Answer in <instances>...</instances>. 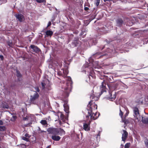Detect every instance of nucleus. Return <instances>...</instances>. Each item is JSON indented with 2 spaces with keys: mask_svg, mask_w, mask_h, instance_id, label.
<instances>
[{
  "mask_svg": "<svg viewBox=\"0 0 148 148\" xmlns=\"http://www.w3.org/2000/svg\"><path fill=\"white\" fill-rule=\"evenodd\" d=\"M128 133L125 130H123V133L122 135V140L124 141L127 136Z\"/></svg>",
  "mask_w": 148,
  "mask_h": 148,
  "instance_id": "nucleus-21",
  "label": "nucleus"
},
{
  "mask_svg": "<svg viewBox=\"0 0 148 148\" xmlns=\"http://www.w3.org/2000/svg\"><path fill=\"white\" fill-rule=\"evenodd\" d=\"M67 80L66 83H64V81H62L61 82L60 87L61 88V91L64 92L62 95L64 97H66L69 96V94L72 88V81L71 78L70 77H66Z\"/></svg>",
  "mask_w": 148,
  "mask_h": 148,
  "instance_id": "nucleus-1",
  "label": "nucleus"
},
{
  "mask_svg": "<svg viewBox=\"0 0 148 148\" xmlns=\"http://www.w3.org/2000/svg\"><path fill=\"white\" fill-rule=\"evenodd\" d=\"M95 125H96V124L95 123Z\"/></svg>",
  "mask_w": 148,
  "mask_h": 148,
  "instance_id": "nucleus-58",
  "label": "nucleus"
},
{
  "mask_svg": "<svg viewBox=\"0 0 148 148\" xmlns=\"http://www.w3.org/2000/svg\"><path fill=\"white\" fill-rule=\"evenodd\" d=\"M16 19L20 22H22L25 20L24 16L21 14H16L15 15Z\"/></svg>",
  "mask_w": 148,
  "mask_h": 148,
  "instance_id": "nucleus-16",
  "label": "nucleus"
},
{
  "mask_svg": "<svg viewBox=\"0 0 148 148\" xmlns=\"http://www.w3.org/2000/svg\"><path fill=\"white\" fill-rule=\"evenodd\" d=\"M124 21L125 23L126 22V21H125V20H124Z\"/></svg>",
  "mask_w": 148,
  "mask_h": 148,
  "instance_id": "nucleus-54",
  "label": "nucleus"
},
{
  "mask_svg": "<svg viewBox=\"0 0 148 148\" xmlns=\"http://www.w3.org/2000/svg\"><path fill=\"white\" fill-rule=\"evenodd\" d=\"M51 146L50 145H49V146H48L46 148H50L51 147Z\"/></svg>",
  "mask_w": 148,
  "mask_h": 148,
  "instance_id": "nucleus-50",
  "label": "nucleus"
},
{
  "mask_svg": "<svg viewBox=\"0 0 148 148\" xmlns=\"http://www.w3.org/2000/svg\"><path fill=\"white\" fill-rule=\"evenodd\" d=\"M51 138L53 140L56 141H59L61 138L59 136L56 135H52Z\"/></svg>",
  "mask_w": 148,
  "mask_h": 148,
  "instance_id": "nucleus-24",
  "label": "nucleus"
},
{
  "mask_svg": "<svg viewBox=\"0 0 148 148\" xmlns=\"http://www.w3.org/2000/svg\"><path fill=\"white\" fill-rule=\"evenodd\" d=\"M0 58L1 60H3L4 59V57L3 56L0 55Z\"/></svg>",
  "mask_w": 148,
  "mask_h": 148,
  "instance_id": "nucleus-44",
  "label": "nucleus"
},
{
  "mask_svg": "<svg viewBox=\"0 0 148 148\" xmlns=\"http://www.w3.org/2000/svg\"><path fill=\"white\" fill-rule=\"evenodd\" d=\"M127 44H126V45H125V47L124 48H125V47H126V46H127Z\"/></svg>",
  "mask_w": 148,
  "mask_h": 148,
  "instance_id": "nucleus-52",
  "label": "nucleus"
},
{
  "mask_svg": "<svg viewBox=\"0 0 148 148\" xmlns=\"http://www.w3.org/2000/svg\"><path fill=\"white\" fill-rule=\"evenodd\" d=\"M3 138V137L2 136H1V134H0V140H1V139Z\"/></svg>",
  "mask_w": 148,
  "mask_h": 148,
  "instance_id": "nucleus-49",
  "label": "nucleus"
},
{
  "mask_svg": "<svg viewBox=\"0 0 148 148\" xmlns=\"http://www.w3.org/2000/svg\"><path fill=\"white\" fill-rule=\"evenodd\" d=\"M51 22H50V21L49 22V23H48L47 27H48L50 26L51 25Z\"/></svg>",
  "mask_w": 148,
  "mask_h": 148,
  "instance_id": "nucleus-46",
  "label": "nucleus"
},
{
  "mask_svg": "<svg viewBox=\"0 0 148 148\" xmlns=\"http://www.w3.org/2000/svg\"><path fill=\"white\" fill-rule=\"evenodd\" d=\"M79 41H78L77 39V38H75L71 43V47L73 48L77 46L78 44H79Z\"/></svg>",
  "mask_w": 148,
  "mask_h": 148,
  "instance_id": "nucleus-18",
  "label": "nucleus"
},
{
  "mask_svg": "<svg viewBox=\"0 0 148 148\" xmlns=\"http://www.w3.org/2000/svg\"><path fill=\"white\" fill-rule=\"evenodd\" d=\"M116 25L120 27L123 25V21L121 18H119L116 20Z\"/></svg>",
  "mask_w": 148,
  "mask_h": 148,
  "instance_id": "nucleus-20",
  "label": "nucleus"
},
{
  "mask_svg": "<svg viewBox=\"0 0 148 148\" xmlns=\"http://www.w3.org/2000/svg\"><path fill=\"white\" fill-rule=\"evenodd\" d=\"M58 116H60V118L61 120H62L63 121L64 120V115L63 114H62V112H59L58 113Z\"/></svg>",
  "mask_w": 148,
  "mask_h": 148,
  "instance_id": "nucleus-27",
  "label": "nucleus"
},
{
  "mask_svg": "<svg viewBox=\"0 0 148 148\" xmlns=\"http://www.w3.org/2000/svg\"><path fill=\"white\" fill-rule=\"evenodd\" d=\"M58 73L59 75H62L65 77L68 74V71L67 69L65 70L61 69V71H58Z\"/></svg>",
  "mask_w": 148,
  "mask_h": 148,
  "instance_id": "nucleus-14",
  "label": "nucleus"
},
{
  "mask_svg": "<svg viewBox=\"0 0 148 148\" xmlns=\"http://www.w3.org/2000/svg\"><path fill=\"white\" fill-rule=\"evenodd\" d=\"M100 132H99L98 134L97 135L96 138L97 141L99 140L100 138Z\"/></svg>",
  "mask_w": 148,
  "mask_h": 148,
  "instance_id": "nucleus-33",
  "label": "nucleus"
},
{
  "mask_svg": "<svg viewBox=\"0 0 148 148\" xmlns=\"http://www.w3.org/2000/svg\"><path fill=\"white\" fill-rule=\"evenodd\" d=\"M34 115H28L26 116L25 117L23 118V120L25 121H27L28 123L27 125H28L29 124H31V122L32 120V117H33Z\"/></svg>",
  "mask_w": 148,
  "mask_h": 148,
  "instance_id": "nucleus-11",
  "label": "nucleus"
},
{
  "mask_svg": "<svg viewBox=\"0 0 148 148\" xmlns=\"http://www.w3.org/2000/svg\"><path fill=\"white\" fill-rule=\"evenodd\" d=\"M30 136V135L29 134L27 133H26L25 134L24 136H23L22 137V139L23 140L27 141L28 142L29 141V138Z\"/></svg>",
  "mask_w": 148,
  "mask_h": 148,
  "instance_id": "nucleus-23",
  "label": "nucleus"
},
{
  "mask_svg": "<svg viewBox=\"0 0 148 148\" xmlns=\"http://www.w3.org/2000/svg\"><path fill=\"white\" fill-rule=\"evenodd\" d=\"M16 118L15 115H12V117L11 118L10 120L12 121H14Z\"/></svg>",
  "mask_w": 148,
  "mask_h": 148,
  "instance_id": "nucleus-34",
  "label": "nucleus"
},
{
  "mask_svg": "<svg viewBox=\"0 0 148 148\" xmlns=\"http://www.w3.org/2000/svg\"><path fill=\"white\" fill-rule=\"evenodd\" d=\"M3 108H7V109H8L9 108V106L7 105H5L3 106Z\"/></svg>",
  "mask_w": 148,
  "mask_h": 148,
  "instance_id": "nucleus-41",
  "label": "nucleus"
},
{
  "mask_svg": "<svg viewBox=\"0 0 148 148\" xmlns=\"http://www.w3.org/2000/svg\"><path fill=\"white\" fill-rule=\"evenodd\" d=\"M42 89H44L45 88L46 84L43 82L42 83Z\"/></svg>",
  "mask_w": 148,
  "mask_h": 148,
  "instance_id": "nucleus-40",
  "label": "nucleus"
},
{
  "mask_svg": "<svg viewBox=\"0 0 148 148\" xmlns=\"http://www.w3.org/2000/svg\"><path fill=\"white\" fill-rule=\"evenodd\" d=\"M89 8L87 7H85L84 9L85 11H87L89 10Z\"/></svg>",
  "mask_w": 148,
  "mask_h": 148,
  "instance_id": "nucleus-45",
  "label": "nucleus"
},
{
  "mask_svg": "<svg viewBox=\"0 0 148 148\" xmlns=\"http://www.w3.org/2000/svg\"><path fill=\"white\" fill-rule=\"evenodd\" d=\"M64 104L63 105V106L64 108V110L66 113L67 114V115H68L69 113V107L67 104L68 101L67 99L64 100Z\"/></svg>",
  "mask_w": 148,
  "mask_h": 148,
  "instance_id": "nucleus-15",
  "label": "nucleus"
},
{
  "mask_svg": "<svg viewBox=\"0 0 148 148\" xmlns=\"http://www.w3.org/2000/svg\"><path fill=\"white\" fill-rule=\"evenodd\" d=\"M130 145V143H127L125 145L124 148H129Z\"/></svg>",
  "mask_w": 148,
  "mask_h": 148,
  "instance_id": "nucleus-36",
  "label": "nucleus"
},
{
  "mask_svg": "<svg viewBox=\"0 0 148 148\" xmlns=\"http://www.w3.org/2000/svg\"><path fill=\"white\" fill-rule=\"evenodd\" d=\"M8 45L10 47H12L13 46L12 42V40H10L7 41Z\"/></svg>",
  "mask_w": 148,
  "mask_h": 148,
  "instance_id": "nucleus-28",
  "label": "nucleus"
},
{
  "mask_svg": "<svg viewBox=\"0 0 148 148\" xmlns=\"http://www.w3.org/2000/svg\"><path fill=\"white\" fill-rule=\"evenodd\" d=\"M46 35L47 36H51L53 34V32L51 30H47L45 32Z\"/></svg>",
  "mask_w": 148,
  "mask_h": 148,
  "instance_id": "nucleus-25",
  "label": "nucleus"
},
{
  "mask_svg": "<svg viewBox=\"0 0 148 148\" xmlns=\"http://www.w3.org/2000/svg\"><path fill=\"white\" fill-rule=\"evenodd\" d=\"M127 22H128V19H127Z\"/></svg>",
  "mask_w": 148,
  "mask_h": 148,
  "instance_id": "nucleus-53",
  "label": "nucleus"
},
{
  "mask_svg": "<svg viewBox=\"0 0 148 148\" xmlns=\"http://www.w3.org/2000/svg\"><path fill=\"white\" fill-rule=\"evenodd\" d=\"M7 2V1H6V0H5V2Z\"/></svg>",
  "mask_w": 148,
  "mask_h": 148,
  "instance_id": "nucleus-57",
  "label": "nucleus"
},
{
  "mask_svg": "<svg viewBox=\"0 0 148 148\" xmlns=\"http://www.w3.org/2000/svg\"><path fill=\"white\" fill-rule=\"evenodd\" d=\"M92 93H93L94 91L92 90ZM90 98L91 99H93L94 100L96 101L98 99V97L96 95H95V94L93 93L91 94L90 95Z\"/></svg>",
  "mask_w": 148,
  "mask_h": 148,
  "instance_id": "nucleus-22",
  "label": "nucleus"
},
{
  "mask_svg": "<svg viewBox=\"0 0 148 148\" xmlns=\"http://www.w3.org/2000/svg\"><path fill=\"white\" fill-rule=\"evenodd\" d=\"M16 75L19 78L21 77L22 76V75L18 71H16Z\"/></svg>",
  "mask_w": 148,
  "mask_h": 148,
  "instance_id": "nucleus-29",
  "label": "nucleus"
},
{
  "mask_svg": "<svg viewBox=\"0 0 148 148\" xmlns=\"http://www.w3.org/2000/svg\"><path fill=\"white\" fill-rule=\"evenodd\" d=\"M6 128L5 126H0V131H3L5 130Z\"/></svg>",
  "mask_w": 148,
  "mask_h": 148,
  "instance_id": "nucleus-35",
  "label": "nucleus"
},
{
  "mask_svg": "<svg viewBox=\"0 0 148 148\" xmlns=\"http://www.w3.org/2000/svg\"><path fill=\"white\" fill-rule=\"evenodd\" d=\"M112 27L110 25L107 24L106 25L103 26L99 28L100 32L104 33H108L112 29Z\"/></svg>",
  "mask_w": 148,
  "mask_h": 148,
  "instance_id": "nucleus-6",
  "label": "nucleus"
},
{
  "mask_svg": "<svg viewBox=\"0 0 148 148\" xmlns=\"http://www.w3.org/2000/svg\"><path fill=\"white\" fill-rule=\"evenodd\" d=\"M35 90L37 92H39L40 91V90L38 87L35 88Z\"/></svg>",
  "mask_w": 148,
  "mask_h": 148,
  "instance_id": "nucleus-43",
  "label": "nucleus"
},
{
  "mask_svg": "<svg viewBox=\"0 0 148 148\" xmlns=\"http://www.w3.org/2000/svg\"><path fill=\"white\" fill-rule=\"evenodd\" d=\"M90 127V122L89 121V122H84L83 123V128L85 131H89Z\"/></svg>",
  "mask_w": 148,
  "mask_h": 148,
  "instance_id": "nucleus-13",
  "label": "nucleus"
},
{
  "mask_svg": "<svg viewBox=\"0 0 148 148\" xmlns=\"http://www.w3.org/2000/svg\"><path fill=\"white\" fill-rule=\"evenodd\" d=\"M39 97V95L36 92H35L34 95L33 96H31V102L34 104H36V100Z\"/></svg>",
  "mask_w": 148,
  "mask_h": 148,
  "instance_id": "nucleus-10",
  "label": "nucleus"
},
{
  "mask_svg": "<svg viewBox=\"0 0 148 148\" xmlns=\"http://www.w3.org/2000/svg\"><path fill=\"white\" fill-rule=\"evenodd\" d=\"M93 42L92 45H95L97 43V41L95 39H94L93 40H91L89 42Z\"/></svg>",
  "mask_w": 148,
  "mask_h": 148,
  "instance_id": "nucleus-30",
  "label": "nucleus"
},
{
  "mask_svg": "<svg viewBox=\"0 0 148 148\" xmlns=\"http://www.w3.org/2000/svg\"><path fill=\"white\" fill-rule=\"evenodd\" d=\"M88 61L89 62V63L88 64L86 65V64H84L83 66V67L84 68L85 67V71H88V68H90V66L92 65V68H94L95 69H98V67H97L99 66L98 65V62L96 61H94L92 60V58H90L88 59Z\"/></svg>",
  "mask_w": 148,
  "mask_h": 148,
  "instance_id": "nucleus-3",
  "label": "nucleus"
},
{
  "mask_svg": "<svg viewBox=\"0 0 148 148\" xmlns=\"http://www.w3.org/2000/svg\"><path fill=\"white\" fill-rule=\"evenodd\" d=\"M100 3V0H96L95 3L97 6L99 5Z\"/></svg>",
  "mask_w": 148,
  "mask_h": 148,
  "instance_id": "nucleus-39",
  "label": "nucleus"
},
{
  "mask_svg": "<svg viewBox=\"0 0 148 148\" xmlns=\"http://www.w3.org/2000/svg\"><path fill=\"white\" fill-rule=\"evenodd\" d=\"M104 48V47H103L102 48V49H103Z\"/></svg>",
  "mask_w": 148,
  "mask_h": 148,
  "instance_id": "nucleus-55",
  "label": "nucleus"
},
{
  "mask_svg": "<svg viewBox=\"0 0 148 148\" xmlns=\"http://www.w3.org/2000/svg\"><path fill=\"white\" fill-rule=\"evenodd\" d=\"M92 100H91L89 102L88 104V110L89 111V110H90L91 108L92 110V112L94 110L97 109V106L96 104L94 103H92Z\"/></svg>",
  "mask_w": 148,
  "mask_h": 148,
  "instance_id": "nucleus-8",
  "label": "nucleus"
},
{
  "mask_svg": "<svg viewBox=\"0 0 148 148\" xmlns=\"http://www.w3.org/2000/svg\"><path fill=\"white\" fill-rule=\"evenodd\" d=\"M40 123L45 127H46L47 125V121L45 120L41 121Z\"/></svg>",
  "mask_w": 148,
  "mask_h": 148,
  "instance_id": "nucleus-26",
  "label": "nucleus"
},
{
  "mask_svg": "<svg viewBox=\"0 0 148 148\" xmlns=\"http://www.w3.org/2000/svg\"><path fill=\"white\" fill-rule=\"evenodd\" d=\"M37 2L38 3L45 2V0H36Z\"/></svg>",
  "mask_w": 148,
  "mask_h": 148,
  "instance_id": "nucleus-37",
  "label": "nucleus"
},
{
  "mask_svg": "<svg viewBox=\"0 0 148 148\" xmlns=\"http://www.w3.org/2000/svg\"><path fill=\"white\" fill-rule=\"evenodd\" d=\"M123 112H121V110H120V112L119 113V115L121 116V117H122V116L123 115Z\"/></svg>",
  "mask_w": 148,
  "mask_h": 148,
  "instance_id": "nucleus-42",
  "label": "nucleus"
},
{
  "mask_svg": "<svg viewBox=\"0 0 148 148\" xmlns=\"http://www.w3.org/2000/svg\"><path fill=\"white\" fill-rule=\"evenodd\" d=\"M143 122L146 123H148V118H145L143 119Z\"/></svg>",
  "mask_w": 148,
  "mask_h": 148,
  "instance_id": "nucleus-32",
  "label": "nucleus"
},
{
  "mask_svg": "<svg viewBox=\"0 0 148 148\" xmlns=\"http://www.w3.org/2000/svg\"><path fill=\"white\" fill-rule=\"evenodd\" d=\"M50 133L53 135H60L65 134L64 131L61 129L53 128L51 130Z\"/></svg>",
  "mask_w": 148,
  "mask_h": 148,
  "instance_id": "nucleus-5",
  "label": "nucleus"
},
{
  "mask_svg": "<svg viewBox=\"0 0 148 148\" xmlns=\"http://www.w3.org/2000/svg\"><path fill=\"white\" fill-rule=\"evenodd\" d=\"M144 143L146 147L148 148V140L147 139H145L144 140Z\"/></svg>",
  "mask_w": 148,
  "mask_h": 148,
  "instance_id": "nucleus-31",
  "label": "nucleus"
},
{
  "mask_svg": "<svg viewBox=\"0 0 148 148\" xmlns=\"http://www.w3.org/2000/svg\"><path fill=\"white\" fill-rule=\"evenodd\" d=\"M88 113L89 115L86 116V117L88 118H90L91 119L93 120L97 119L99 115V113L95 112V113H94L92 112V109L91 108L90 110H89V111H88Z\"/></svg>",
  "mask_w": 148,
  "mask_h": 148,
  "instance_id": "nucleus-4",
  "label": "nucleus"
},
{
  "mask_svg": "<svg viewBox=\"0 0 148 148\" xmlns=\"http://www.w3.org/2000/svg\"><path fill=\"white\" fill-rule=\"evenodd\" d=\"M30 47L32 49V51L35 53H38L40 51V49L36 46L34 45H32L30 46Z\"/></svg>",
  "mask_w": 148,
  "mask_h": 148,
  "instance_id": "nucleus-19",
  "label": "nucleus"
},
{
  "mask_svg": "<svg viewBox=\"0 0 148 148\" xmlns=\"http://www.w3.org/2000/svg\"><path fill=\"white\" fill-rule=\"evenodd\" d=\"M116 51L115 50H113V49L108 48L107 49L106 51L103 53H96L93 56L96 58H98L104 56H106V58L110 57L111 56V54L112 53L115 52Z\"/></svg>",
  "mask_w": 148,
  "mask_h": 148,
  "instance_id": "nucleus-2",
  "label": "nucleus"
},
{
  "mask_svg": "<svg viewBox=\"0 0 148 148\" xmlns=\"http://www.w3.org/2000/svg\"><path fill=\"white\" fill-rule=\"evenodd\" d=\"M127 24L128 25H129V26H131L133 24V23H132L131 24H129L128 23H127Z\"/></svg>",
  "mask_w": 148,
  "mask_h": 148,
  "instance_id": "nucleus-48",
  "label": "nucleus"
},
{
  "mask_svg": "<svg viewBox=\"0 0 148 148\" xmlns=\"http://www.w3.org/2000/svg\"><path fill=\"white\" fill-rule=\"evenodd\" d=\"M56 65L57 66H59V67L61 68L62 66V63L59 62H57V64H56Z\"/></svg>",
  "mask_w": 148,
  "mask_h": 148,
  "instance_id": "nucleus-38",
  "label": "nucleus"
},
{
  "mask_svg": "<svg viewBox=\"0 0 148 148\" xmlns=\"http://www.w3.org/2000/svg\"><path fill=\"white\" fill-rule=\"evenodd\" d=\"M98 67V69H95L94 68H91V69H90L89 72H90V74L89 76H88V77L90 79V77H93V73H94L95 74L96 73L100 74L101 71L100 69V67ZM88 72H89V71H88Z\"/></svg>",
  "mask_w": 148,
  "mask_h": 148,
  "instance_id": "nucleus-7",
  "label": "nucleus"
},
{
  "mask_svg": "<svg viewBox=\"0 0 148 148\" xmlns=\"http://www.w3.org/2000/svg\"><path fill=\"white\" fill-rule=\"evenodd\" d=\"M106 82L105 81L103 80V81L102 82L101 85L100 87L101 94H102L103 92L106 91Z\"/></svg>",
  "mask_w": 148,
  "mask_h": 148,
  "instance_id": "nucleus-9",
  "label": "nucleus"
},
{
  "mask_svg": "<svg viewBox=\"0 0 148 148\" xmlns=\"http://www.w3.org/2000/svg\"><path fill=\"white\" fill-rule=\"evenodd\" d=\"M104 1H109L110 0H104Z\"/></svg>",
  "mask_w": 148,
  "mask_h": 148,
  "instance_id": "nucleus-51",
  "label": "nucleus"
},
{
  "mask_svg": "<svg viewBox=\"0 0 148 148\" xmlns=\"http://www.w3.org/2000/svg\"><path fill=\"white\" fill-rule=\"evenodd\" d=\"M134 113V117L137 119H138L139 117V110L136 107H134L133 108Z\"/></svg>",
  "mask_w": 148,
  "mask_h": 148,
  "instance_id": "nucleus-12",
  "label": "nucleus"
},
{
  "mask_svg": "<svg viewBox=\"0 0 148 148\" xmlns=\"http://www.w3.org/2000/svg\"><path fill=\"white\" fill-rule=\"evenodd\" d=\"M115 92H109V96L107 97V98L111 101H113L114 100L116 97V96L115 95Z\"/></svg>",
  "mask_w": 148,
  "mask_h": 148,
  "instance_id": "nucleus-17",
  "label": "nucleus"
},
{
  "mask_svg": "<svg viewBox=\"0 0 148 148\" xmlns=\"http://www.w3.org/2000/svg\"><path fill=\"white\" fill-rule=\"evenodd\" d=\"M23 146H24V147H25V145H23Z\"/></svg>",
  "mask_w": 148,
  "mask_h": 148,
  "instance_id": "nucleus-56",
  "label": "nucleus"
},
{
  "mask_svg": "<svg viewBox=\"0 0 148 148\" xmlns=\"http://www.w3.org/2000/svg\"><path fill=\"white\" fill-rule=\"evenodd\" d=\"M3 122L2 121H0V125H3Z\"/></svg>",
  "mask_w": 148,
  "mask_h": 148,
  "instance_id": "nucleus-47",
  "label": "nucleus"
}]
</instances>
